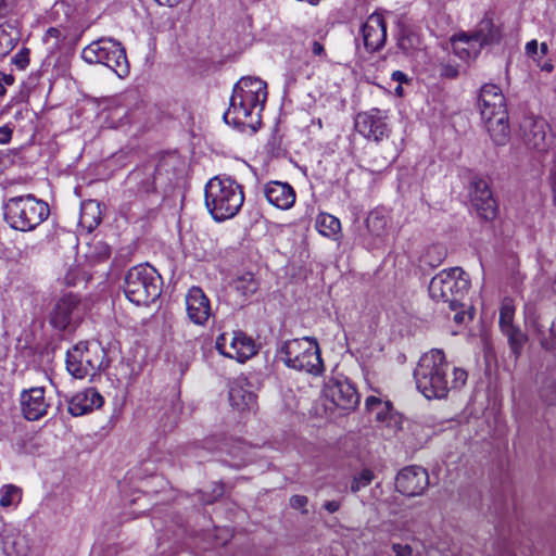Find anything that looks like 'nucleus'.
I'll return each mask as SVG.
<instances>
[{"label": "nucleus", "mask_w": 556, "mask_h": 556, "mask_svg": "<svg viewBox=\"0 0 556 556\" xmlns=\"http://www.w3.org/2000/svg\"><path fill=\"white\" fill-rule=\"evenodd\" d=\"M549 182H551L552 192H553V201H554V204L556 205V166L551 169Z\"/></svg>", "instance_id": "obj_47"}, {"label": "nucleus", "mask_w": 556, "mask_h": 556, "mask_svg": "<svg viewBox=\"0 0 556 556\" xmlns=\"http://www.w3.org/2000/svg\"><path fill=\"white\" fill-rule=\"evenodd\" d=\"M85 312L77 294L64 293L55 300L49 313V324L58 331L73 330L81 323Z\"/></svg>", "instance_id": "obj_9"}, {"label": "nucleus", "mask_w": 556, "mask_h": 556, "mask_svg": "<svg viewBox=\"0 0 556 556\" xmlns=\"http://www.w3.org/2000/svg\"><path fill=\"white\" fill-rule=\"evenodd\" d=\"M21 501V490L12 484L3 485L0 490V505L9 507Z\"/></svg>", "instance_id": "obj_34"}, {"label": "nucleus", "mask_w": 556, "mask_h": 556, "mask_svg": "<svg viewBox=\"0 0 556 556\" xmlns=\"http://www.w3.org/2000/svg\"><path fill=\"white\" fill-rule=\"evenodd\" d=\"M450 365L442 350L432 349L425 353L414 370V379L418 391L426 399H443L451 389L462 388L468 378L463 368H453V378H447Z\"/></svg>", "instance_id": "obj_1"}, {"label": "nucleus", "mask_w": 556, "mask_h": 556, "mask_svg": "<svg viewBox=\"0 0 556 556\" xmlns=\"http://www.w3.org/2000/svg\"><path fill=\"white\" fill-rule=\"evenodd\" d=\"M92 202L96 203L98 207L100 206V203H98L97 201H92Z\"/></svg>", "instance_id": "obj_60"}, {"label": "nucleus", "mask_w": 556, "mask_h": 556, "mask_svg": "<svg viewBox=\"0 0 556 556\" xmlns=\"http://www.w3.org/2000/svg\"><path fill=\"white\" fill-rule=\"evenodd\" d=\"M104 351L94 343L79 342L66 353V369L76 379L93 377L103 367Z\"/></svg>", "instance_id": "obj_7"}, {"label": "nucleus", "mask_w": 556, "mask_h": 556, "mask_svg": "<svg viewBox=\"0 0 556 556\" xmlns=\"http://www.w3.org/2000/svg\"><path fill=\"white\" fill-rule=\"evenodd\" d=\"M478 109L482 121L507 118L505 97L501 88L494 84H485L481 87Z\"/></svg>", "instance_id": "obj_10"}, {"label": "nucleus", "mask_w": 556, "mask_h": 556, "mask_svg": "<svg viewBox=\"0 0 556 556\" xmlns=\"http://www.w3.org/2000/svg\"><path fill=\"white\" fill-rule=\"evenodd\" d=\"M365 404L367 409L375 414L378 422L386 424L388 427L397 422L389 402H382L376 396H368Z\"/></svg>", "instance_id": "obj_27"}, {"label": "nucleus", "mask_w": 556, "mask_h": 556, "mask_svg": "<svg viewBox=\"0 0 556 556\" xmlns=\"http://www.w3.org/2000/svg\"><path fill=\"white\" fill-rule=\"evenodd\" d=\"M81 59L89 64H102L112 70L119 78L129 74V63L125 48L113 38H100L81 51Z\"/></svg>", "instance_id": "obj_5"}, {"label": "nucleus", "mask_w": 556, "mask_h": 556, "mask_svg": "<svg viewBox=\"0 0 556 556\" xmlns=\"http://www.w3.org/2000/svg\"><path fill=\"white\" fill-rule=\"evenodd\" d=\"M468 34L480 48L497 43L502 36L501 29L489 17L482 18L476 28Z\"/></svg>", "instance_id": "obj_25"}, {"label": "nucleus", "mask_w": 556, "mask_h": 556, "mask_svg": "<svg viewBox=\"0 0 556 556\" xmlns=\"http://www.w3.org/2000/svg\"><path fill=\"white\" fill-rule=\"evenodd\" d=\"M256 354V345L253 339L244 332H233L230 337L228 357L239 362H245Z\"/></svg>", "instance_id": "obj_23"}, {"label": "nucleus", "mask_w": 556, "mask_h": 556, "mask_svg": "<svg viewBox=\"0 0 556 556\" xmlns=\"http://www.w3.org/2000/svg\"><path fill=\"white\" fill-rule=\"evenodd\" d=\"M395 93L399 94V96H402L403 94V88L401 85H399L396 88H395Z\"/></svg>", "instance_id": "obj_56"}, {"label": "nucleus", "mask_w": 556, "mask_h": 556, "mask_svg": "<svg viewBox=\"0 0 556 556\" xmlns=\"http://www.w3.org/2000/svg\"><path fill=\"white\" fill-rule=\"evenodd\" d=\"M421 38L413 30H403L397 39L399 48L406 54L412 55L415 51L421 49Z\"/></svg>", "instance_id": "obj_31"}, {"label": "nucleus", "mask_w": 556, "mask_h": 556, "mask_svg": "<svg viewBox=\"0 0 556 556\" xmlns=\"http://www.w3.org/2000/svg\"><path fill=\"white\" fill-rule=\"evenodd\" d=\"M485 127L497 146L505 144L509 139V125L507 118H494L491 121H483Z\"/></svg>", "instance_id": "obj_29"}, {"label": "nucleus", "mask_w": 556, "mask_h": 556, "mask_svg": "<svg viewBox=\"0 0 556 556\" xmlns=\"http://www.w3.org/2000/svg\"><path fill=\"white\" fill-rule=\"evenodd\" d=\"M515 314V301L509 296H505L500 306V328L507 338L513 354L518 358L521 353V331L514 324Z\"/></svg>", "instance_id": "obj_13"}, {"label": "nucleus", "mask_w": 556, "mask_h": 556, "mask_svg": "<svg viewBox=\"0 0 556 556\" xmlns=\"http://www.w3.org/2000/svg\"><path fill=\"white\" fill-rule=\"evenodd\" d=\"M308 503V498L304 495H293L290 498V506L294 509L304 508Z\"/></svg>", "instance_id": "obj_44"}, {"label": "nucleus", "mask_w": 556, "mask_h": 556, "mask_svg": "<svg viewBox=\"0 0 556 556\" xmlns=\"http://www.w3.org/2000/svg\"><path fill=\"white\" fill-rule=\"evenodd\" d=\"M459 74V71H458V66L455 65V64H451V63H446V64H442L441 65V68H440V75L442 77H445V78H448V79H454L458 76Z\"/></svg>", "instance_id": "obj_40"}, {"label": "nucleus", "mask_w": 556, "mask_h": 556, "mask_svg": "<svg viewBox=\"0 0 556 556\" xmlns=\"http://www.w3.org/2000/svg\"><path fill=\"white\" fill-rule=\"evenodd\" d=\"M160 4H165L168 7H175L177 5L181 0H155Z\"/></svg>", "instance_id": "obj_53"}, {"label": "nucleus", "mask_w": 556, "mask_h": 556, "mask_svg": "<svg viewBox=\"0 0 556 556\" xmlns=\"http://www.w3.org/2000/svg\"><path fill=\"white\" fill-rule=\"evenodd\" d=\"M472 208H497L493 192L488 180L481 176H472L468 187Z\"/></svg>", "instance_id": "obj_21"}, {"label": "nucleus", "mask_w": 556, "mask_h": 556, "mask_svg": "<svg viewBox=\"0 0 556 556\" xmlns=\"http://www.w3.org/2000/svg\"><path fill=\"white\" fill-rule=\"evenodd\" d=\"M453 48L455 54L464 61L475 60L481 50L479 45L472 41L468 33L455 35L453 37Z\"/></svg>", "instance_id": "obj_26"}, {"label": "nucleus", "mask_w": 556, "mask_h": 556, "mask_svg": "<svg viewBox=\"0 0 556 556\" xmlns=\"http://www.w3.org/2000/svg\"><path fill=\"white\" fill-rule=\"evenodd\" d=\"M490 212H491L492 217H493V216H494L495 211H494V210H491Z\"/></svg>", "instance_id": "obj_59"}, {"label": "nucleus", "mask_w": 556, "mask_h": 556, "mask_svg": "<svg viewBox=\"0 0 556 556\" xmlns=\"http://www.w3.org/2000/svg\"><path fill=\"white\" fill-rule=\"evenodd\" d=\"M392 79L395 80V81H399L400 84L401 83H406L407 81V75L401 71H395L393 72L392 74Z\"/></svg>", "instance_id": "obj_50"}, {"label": "nucleus", "mask_w": 556, "mask_h": 556, "mask_svg": "<svg viewBox=\"0 0 556 556\" xmlns=\"http://www.w3.org/2000/svg\"><path fill=\"white\" fill-rule=\"evenodd\" d=\"M312 53L316 56H321L325 53V48L319 41H313Z\"/></svg>", "instance_id": "obj_49"}, {"label": "nucleus", "mask_w": 556, "mask_h": 556, "mask_svg": "<svg viewBox=\"0 0 556 556\" xmlns=\"http://www.w3.org/2000/svg\"><path fill=\"white\" fill-rule=\"evenodd\" d=\"M186 308L189 319L195 325H204L211 316L210 300L199 287L189 289L186 295Z\"/></svg>", "instance_id": "obj_18"}, {"label": "nucleus", "mask_w": 556, "mask_h": 556, "mask_svg": "<svg viewBox=\"0 0 556 556\" xmlns=\"http://www.w3.org/2000/svg\"><path fill=\"white\" fill-rule=\"evenodd\" d=\"M545 119L536 116L523 117V146L538 152H544L548 148Z\"/></svg>", "instance_id": "obj_17"}, {"label": "nucleus", "mask_w": 556, "mask_h": 556, "mask_svg": "<svg viewBox=\"0 0 556 556\" xmlns=\"http://www.w3.org/2000/svg\"><path fill=\"white\" fill-rule=\"evenodd\" d=\"M283 363L293 369L318 375L323 370V359L314 338L293 339L283 343L279 351Z\"/></svg>", "instance_id": "obj_6"}, {"label": "nucleus", "mask_w": 556, "mask_h": 556, "mask_svg": "<svg viewBox=\"0 0 556 556\" xmlns=\"http://www.w3.org/2000/svg\"><path fill=\"white\" fill-rule=\"evenodd\" d=\"M7 92L4 85L0 81V96H4Z\"/></svg>", "instance_id": "obj_54"}, {"label": "nucleus", "mask_w": 556, "mask_h": 556, "mask_svg": "<svg viewBox=\"0 0 556 556\" xmlns=\"http://www.w3.org/2000/svg\"><path fill=\"white\" fill-rule=\"evenodd\" d=\"M247 387L245 378H238L230 384L229 401L231 406L238 410L251 409L255 404L256 396Z\"/></svg>", "instance_id": "obj_24"}, {"label": "nucleus", "mask_w": 556, "mask_h": 556, "mask_svg": "<svg viewBox=\"0 0 556 556\" xmlns=\"http://www.w3.org/2000/svg\"><path fill=\"white\" fill-rule=\"evenodd\" d=\"M257 288L258 282L252 274H244L235 281V289L243 296L254 294Z\"/></svg>", "instance_id": "obj_32"}, {"label": "nucleus", "mask_w": 556, "mask_h": 556, "mask_svg": "<svg viewBox=\"0 0 556 556\" xmlns=\"http://www.w3.org/2000/svg\"><path fill=\"white\" fill-rule=\"evenodd\" d=\"M469 286L468 275L460 267H452L438 273L430 280L428 291L433 301L447 304L451 311H456Z\"/></svg>", "instance_id": "obj_4"}, {"label": "nucleus", "mask_w": 556, "mask_h": 556, "mask_svg": "<svg viewBox=\"0 0 556 556\" xmlns=\"http://www.w3.org/2000/svg\"><path fill=\"white\" fill-rule=\"evenodd\" d=\"M3 548L10 556H25L28 549L23 538H16L12 541L7 539L3 542Z\"/></svg>", "instance_id": "obj_35"}, {"label": "nucleus", "mask_w": 556, "mask_h": 556, "mask_svg": "<svg viewBox=\"0 0 556 556\" xmlns=\"http://www.w3.org/2000/svg\"><path fill=\"white\" fill-rule=\"evenodd\" d=\"M21 204H23L25 207L29 206V208H34L35 204L45 205L47 208H49L48 204L46 202H43L41 200H37L33 194L9 198L5 203V206L7 207L12 206V205L18 206Z\"/></svg>", "instance_id": "obj_36"}, {"label": "nucleus", "mask_w": 556, "mask_h": 556, "mask_svg": "<svg viewBox=\"0 0 556 556\" xmlns=\"http://www.w3.org/2000/svg\"><path fill=\"white\" fill-rule=\"evenodd\" d=\"M315 227L320 235L327 238L338 239L341 232L340 219L323 211L316 217Z\"/></svg>", "instance_id": "obj_28"}, {"label": "nucleus", "mask_w": 556, "mask_h": 556, "mask_svg": "<svg viewBox=\"0 0 556 556\" xmlns=\"http://www.w3.org/2000/svg\"><path fill=\"white\" fill-rule=\"evenodd\" d=\"M224 493V488L223 485H216V488L214 489V496L212 498H208L205 501L206 504L208 503H212L213 501H215L217 497L222 496Z\"/></svg>", "instance_id": "obj_51"}, {"label": "nucleus", "mask_w": 556, "mask_h": 556, "mask_svg": "<svg viewBox=\"0 0 556 556\" xmlns=\"http://www.w3.org/2000/svg\"><path fill=\"white\" fill-rule=\"evenodd\" d=\"M204 195L207 208H241L244 201L242 187L230 178L210 179Z\"/></svg>", "instance_id": "obj_8"}, {"label": "nucleus", "mask_w": 556, "mask_h": 556, "mask_svg": "<svg viewBox=\"0 0 556 556\" xmlns=\"http://www.w3.org/2000/svg\"><path fill=\"white\" fill-rule=\"evenodd\" d=\"M12 138V129L8 126L0 127V144L9 143Z\"/></svg>", "instance_id": "obj_45"}, {"label": "nucleus", "mask_w": 556, "mask_h": 556, "mask_svg": "<svg viewBox=\"0 0 556 556\" xmlns=\"http://www.w3.org/2000/svg\"><path fill=\"white\" fill-rule=\"evenodd\" d=\"M4 159L0 156V174L4 170Z\"/></svg>", "instance_id": "obj_55"}, {"label": "nucleus", "mask_w": 556, "mask_h": 556, "mask_svg": "<svg viewBox=\"0 0 556 556\" xmlns=\"http://www.w3.org/2000/svg\"><path fill=\"white\" fill-rule=\"evenodd\" d=\"M355 129L368 140L379 142L390 135L386 116L378 109L361 112L355 117Z\"/></svg>", "instance_id": "obj_11"}, {"label": "nucleus", "mask_w": 556, "mask_h": 556, "mask_svg": "<svg viewBox=\"0 0 556 556\" xmlns=\"http://www.w3.org/2000/svg\"><path fill=\"white\" fill-rule=\"evenodd\" d=\"M361 33L366 52L374 53L379 51L387 40L386 20L378 13L369 15L363 24Z\"/></svg>", "instance_id": "obj_15"}, {"label": "nucleus", "mask_w": 556, "mask_h": 556, "mask_svg": "<svg viewBox=\"0 0 556 556\" xmlns=\"http://www.w3.org/2000/svg\"><path fill=\"white\" fill-rule=\"evenodd\" d=\"M14 8V0H0V18L11 14Z\"/></svg>", "instance_id": "obj_42"}, {"label": "nucleus", "mask_w": 556, "mask_h": 556, "mask_svg": "<svg viewBox=\"0 0 556 556\" xmlns=\"http://www.w3.org/2000/svg\"><path fill=\"white\" fill-rule=\"evenodd\" d=\"M162 277L149 264H139L127 270L124 277L125 296L136 305H149L162 293Z\"/></svg>", "instance_id": "obj_3"}, {"label": "nucleus", "mask_w": 556, "mask_h": 556, "mask_svg": "<svg viewBox=\"0 0 556 556\" xmlns=\"http://www.w3.org/2000/svg\"><path fill=\"white\" fill-rule=\"evenodd\" d=\"M340 507L341 503L338 501H328L324 504V508L330 514L338 511Z\"/></svg>", "instance_id": "obj_48"}, {"label": "nucleus", "mask_w": 556, "mask_h": 556, "mask_svg": "<svg viewBox=\"0 0 556 556\" xmlns=\"http://www.w3.org/2000/svg\"><path fill=\"white\" fill-rule=\"evenodd\" d=\"M0 81H2V84L10 86L14 83V77L12 75L0 73Z\"/></svg>", "instance_id": "obj_52"}, {"label": "nucleus", "mask_w": 556, "mask_h": 556, "mask_svg": "<svg viewBox=\"0 0 556 556\" xmlns=\"http://www.w3.org/2000/svg\"><path fill=\"white\" fill-rule=\"evenodd\" d=\"M237 212L238 211H232L230 214H224L223 211H208L212 218L217 223H222L225 222L226 219L235 217Z\"/></svg>", "instance_id": "obj_43"}, {"label": "nucleus", "mask_w": 556, "mask_h": 556, "mask_svg": "<svg viewBox=\"0 0 556 556\" xmlns=\"http://www.w3.org/2000/svg\"><path fill=\"white\" fill-rule=\"evenodd\" d=\"M12 63L18 70H25L29 64V49L23 48L12 59Z\"/></svg>", "instance_id": "obj_38"}, {"label": "nucleus", "mask_w": 556, "mask_h": 556, "mask_svg": "<svg viewBox=\"0 0 556 556\" xmlns=\"http://www.w3.org/2000/svg\"><path fill=\"white\" fill-rule=\"evenodd\" d=\"M20 402L22 415L29 421H37L45 417L50 407L45 396V389L41 387L22 391Z\"/></svg>", "instance_id": "obj_16"}, {"label": "nucleus", "mask_w": 556, "mask_h": 556, "mask_svg": "<svg viewBox=\"0 0 556 556\" xmlns=\"http://www.w3.org/2000/svg\"><path fill=\"white\" fill-rule=\"evenodd\" d=\"M230 337L229 334L227 333H222L220 336L217 337L216 339V350L228 357V351H229V342H230Z\"/></svg>", "instance_id": "obj_39"}, {"label": "nucleus", "mask_w": 556, "mask_h": 556, "mask_svg": "<svg viewBox=\"0 0 556 556\" xmlns=\"http://www.w3.org/2000/svg\"><path fill=\"white\" fill-rule=\"evenodd\" d=\"M317 125H318L319 127H321V121H320V119H318Z\"/></svg>", "instance_id": "obj_58"}, {"label": "nucleus", "mask_w": 556, "mask_h": 556, "mask_svg": "<svg viewBox=\"0 0 556 556\" xmlns=\"http://www.w3.org/2000/svg\"><path fill=\"white\" fill-rule=\"evenodd\" d=\"M267 100V85L258 77H242L232 89L224 121L235 127H253L261 122Z\"/></svg>", "instance_id": "obj_2"}, {"label": "nucleus", "mask_w": 556, "mask_h": 556, "mask_svg": "<svg viewBox=\"0 0 556 556\" xmlns=\"http://www.w3.org/2000/svg\"><path fill=\"white\" fill-rule=\"evenodd\" d=\"M101 220V211H79L78 224L81 228L91 232Z\"/></svg>", "instance_id": "obj_33"}, {"label": "nucleus", "mask_w": 556, "mask_h": 556, "mask_svg": "<svg viewBox=\"0 0 556 556\" xmlns=\"http://www.w3.org/2000/svg\"><path fill=\"white\" fill-rule=\"evenodd\" d=\"M269 204L276 208H291L295 202V191L287 182L269 181L264 188Z\"/></svg>", "instance_id": "obj_22"}, {"label": "nucleus", "mask_w": 556, "mask_h": 556, "mask_svg": "<svg viewBox=\"0 0 556 556\" xmlns=\"http://www.w3.org/2000/svg\"><path fill=\"white\" fill-rule=\"evenodd\" d=\"M391 549L393 551L394 556H412L413 555V548L408 544L393 543L391 545Z\"/></svg>", "instance_id": "obj_41"}, {"label": "nucleus", "mask_w": 556, "mask_h": 556, "mask_svg": "<svg viewBox=\"0 0 556 556\" xmlns=\"http://www.w3.org/2000/svg\"><path fill=\"white\" fill-rule=\"evenodd\" d=\"M375 475L369 469H363L361 473L356 477H354L352 484H351V491L353 493L358 492L362 488L367 486L370 484V482L374 480Z\"/></svg>", "instance_id": "obj_37"}, {"label": "nucleus", "mask_w": 556, "mask_h": 556, "mask_svg": "<svg viewBox=\"0 0 556 556\" xmlns=\"http://www.w3.org/2000/svg\"><path fill=\"white\" fill-rule=\"evenodd\" d=\"M325 394L337 407L345 410L354 409L359 402L355 387L345 378L330 379L326 384Z\"/></svg>", "instance_id": "obj_14"}, {"label": "nucleus", "mask_w": 556, "mask_h": 556, "mask_svg": "<svg viewBox=\"0 0 556 556\" xmlns=\"http://www.w3.org/2000/svg\"><path fill=\"white\" fill-rule=\"evenodd\" d=\"M548 47L545 42H542L540 46V53L538 52V41L531 40L526 45V54L528 58L532 59L533 62L536 63L542 71L552 72L553 64L548 61H544L543 63L540 61L541 58H544L547 54Z\"/></svg>", "instance_id": "obj_30"}, {"label": "nucleus", "mask_w": 556, "mask_h": 556, "mask_svg": "<svg viewBox=\"0 0 556 556\" xmlns=\"http://www.w3.org/2000/svg\"><path fill=\"white\" fill-rule=\"evenodd\" d=\"M428 485L427 470L416 465L403 468L395 478L396 490L406 496L421 495Z\"/></svg>", "instance_id": "obj_12"}, {"label": "nucleus", "mask_w": 556, "mask_h": 556, "mask_svg": "<svg viewBox=\"0 0 556 556\" xmlns=\"http://www.w3.org/2000/svg\"><path fill=\"white\" fill-rule=\"evenodd\" d=\"M104 399L96 388H86L72 396L68 413L74 417L83 416L102 407Z\"/></svg>", "instance_id": "obj_19"}, {"label": "nucleus", "mask_w": 556, "mask_h": 556, "mask_svg": "<svg viewBox=\"0 0 556 556\" xmlns=\"http://www.w3.org/2000/svg\"><path fill=\"white\" fill-rule=\"evenodd\" d=\"M49 38H54L56 40V45H58L60 39L62 38L61 30L56 27L48 28V30L46 31V35H45V41H48Z\"/></svg>", "instance_id": "obj_46"}, {"label": "nucleus", "mask_w": 556, "mask_h": 556, "mask_svg": "<svg viewBox=\"0 0 556 556\" xmlns=\"http://www.w3.org/2000/svg\"><path fill=\"white\" fill-rule=\"evenodd\" d=\"M50 211H3V218L15 230L29 231L49 217Z\"/></svg>", "instance_id": "obj_20"}, {"label": "nucleus", "mask_w": 556, "mask_h": 556, "mask_svg": "<svg viewBox=\"0 0 556 556\" xmlns=\"http://www.w3.org/2000/svg\"><path fill=\"white\" fill-rule=\"evenodd\" d=\"M462 318H463V317L460 316V314H459V313L455 314V316H454V319H455V321H457V323H458V321H460V320H462Z\"/></svg>", "instance_id": "obj_57"}]
</instances>
